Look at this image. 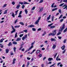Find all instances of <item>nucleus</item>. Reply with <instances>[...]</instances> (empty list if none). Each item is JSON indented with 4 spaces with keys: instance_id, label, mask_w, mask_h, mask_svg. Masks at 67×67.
I'll return each instance as SVG.
<instances>
[{
    "instance_id": "obj_1",
    "label": "nucleus",
    "mask_w": 67,
    "mask_h": 67,
    "mask_svg": "<svg viewBox=\"0 0 67 67\" xmlns=\"http://www.w3.org/2000/svg\"><path fill=\"white\" fill-rule=\"evenodd\" d=\"M41 17H39L37 20L35 22V24H38V23L39 21H40V19H41Z\"/></svg>"
},
{
    "instance_id": "obj_2",
    "label": "nucleus",
    "mask_w": 67,
    "mask_h": 67,
    "mask_svg": "<svg viewBox=\"0 0 67 67\" xmlns=\"http://www.w3.org/2000/svg\"><path fill=\"white\" fill-rule=\"evenodd\" d=\"M12 27L13 30L11 31V33H14V32H15V29L14 28V27L13 26H12Z\"/></svg>"
},
{
    "instance_id": "obj_3",
    "label": "nucleus",
    "mask_w": 67,
    "mask_h": 67,
    "mask_svg": "<svg viewBox=\"0 0 67 67\" xmlns=\"http://www.w3.org/2000/svg\"><path fill=\"white\" fill-rule=\"evenodd\" d=\"M64 29H65V24H63L62 26V27L61 29V30H59V31L62 32V31H63V30Z\"/></svg>"
},
{
    "instance_id": "obj_4",
    "label": "nucleus",
    "mask_w": 67,
    "mask_h": 67,
    "mask_svg": "<svg viewBox=\"0 0 67 67\" xmlns=\"http://www.w3.org/2000/svg\"><path fill=\"white\" fill-rule=\"evenodd\" d=\"M24 43H22V44H21L20 45V47L19 48V50H21V49H22V48H23V45H24Z\"/></svg>"
},
{
    "instance_id": "obj_5",
    "label": "nucleus",
    "mask_w": 67,
    "mask_h": 67,
    "mask_svg": "<svg viewBox=\"0 0 67 67\" xmlns=\"http://www.w3.org/2000/svg\"><path fill=\"white\" fill-rule=\"evenodd\" d=\"M35 27V25H31L28 26V27Z\"/></svg>"
},
{
    "instance_id": "obj_6",
    "label": "nucleus",
    "mask_w": 67,
    "mask_h": 67,
    "mask_svg": "<svg viewBox=\"0 0 67 67\" xmlns=\"http://www.w3.org/2000/svg\"><path fill=\"white\" fill-rule=\"evenodd\" d=\"M27 35H25L24 37H23L22 38V40H24L25 39V38H27Z\"/></svg>"
},
{
    "instance_id": "obj_7",
    "label": "nucleus",
    "mask_w": 67,
    "mask_h": 67,
    "mask_svg": "<svg viewBox=\"0 0 67 67\" xmlns=\"http://www.w3.org/2000/svg\"><path fill=\"white\" fill-rule=\"evenodd\" d=\"M56 45L55 44H54L53 45V46H52V48L53 49H55V48H56Z\"/></svg>"
},
{
    "instance_id": "obj_8",
    "label": "nucleus",
    "mask_w": 67,
    "mask_h": 67,
    "mask_svg": "<svg viewBox=\"0 0 67 67\" xmlns=\"http://www.w3.org/2000/svg\"><path fill=\"white\" fill-rule=\"evenodd\" d=\"M58 57H59V55H58L56 58L57 60L58 61V60H60V58L58 59Z\"/></svg>"
},
{
    "instance_id": "obj_9",
    "label": "nucleus",
    "mask_w": 67,
    "mask_h": 67,
    "mask_svg": "<svg viewBox=\"0 0 67 67\" xmlns=\"http://www.w3.org/2000/svg\"><path fill=\"white\" fill-rule=\"evenodd\" d=\"M51 15H49V17L47 18L46 21H47V20H49L50 19V18H51Z\"/></svg>"
},
{
    "instance_id": "obj_10",
    "label": "nucleus",
    "mask_w": 67,
    "mask_h": 67,
    "mask_svg": "<svg viewBox=\"0 0 67 67\" xmlns=\"http://www.w3.org/2000/svg\"><path fill=\"white\" fill-rule=\"evenodd\" d=\"M12 16L13 17V18L15 17V15L14 14V13L13 12H12Z\"/></svg>"
},
{
    "instance_id": "obj_11",
    "label": "nucleus",
    "mask_w": 67,
    "mask_h": 67,
    "mask_svg": "<svg viewBox=\"0 0 67 67\" xmlns=\"http://www.w3.org/2000/svg\"><path fill=\"white\" fill-rule=\"evenodd\" d=\"M51 41H56V40L55 38H51Z\"/></svg>"
},
{
    "instance_id": "obj_12",
    "label": "nucleus",
    "mask_w": 67,
    "mask_h": 67,
    "mask_svg": "<svg viewBox=\"0 0 67 67\" xmlns=\"http://www.w3.org/2000/svg\"><path fill=\"white\" fill-rule=\"evenodd\" d=\"M53 59L52 58H49L48 59V61H51L52 60H53Z\"/></svg>"
},
{
    "instance_id": "obj_13",
    "label": "nucleus",
    "mask_w": 67,
    "mask_h": 67,
    "mask_svg": "<svg viewBox=\"0 0 67 67\" xmlns=\"http://www.w3.org/2000/svg\"><path fill=\"white\" fill-rule=\"evenodd\" d=\"M13 44H14V45H17V43L15 41H13Z\"/></svg>"
},
{
    "instance_id": "obj_14",
    "label": "nucleus",
    "mask_w": 67,
    "mask_h": 67,
    "mask_svg": "<svg viewBox=\"0 0 67 67\" xmlns=\"http://www.w3.org/2000/svg\"><path fill=\"white\" fill-rule=\"evenodd\" d=\"M4 40V39L3 38H2L0 40V43H2Z\"/></svg>"
},
{
    "instance_id": "obj_15",
    "label": "nucleus",
    "mask_w": 67,
    "mask_h": 67,
    "mask_svg": "<svg viewBox=\"0 0 67 67\" xmlns=\"http://www.w3.org/2000/svg\"><path fill=\"white\" fill-rule=\"evenodd\" d=\"M46 31H44L43 32V34L42 35V36H44L45 35H46Z\"/></svg>"
},
{
    "instance_id": "obj_16",
    "label": "nucleus",
    "mask_w": 67,
    "mask_h": 67,
    "mask_svg": "<svg viewBox=\"0 0 67 67\" xmlns=\"http://www.w3.org/2000/svg\"><path fill=\"white\" fill-rule=\"evenodd\" d=\"M6 53L7 54H8L9 52V50L8 49H6L5 50Z\"/></svg>"
},
{
    "instance_id": "obj_17",
    "label": "nucleus",
    "mask_w": 67,
    "mask_h": 67,
    "mask_svg": "<svg viewBox=\"0 0 67 67\" xmlns=\"http://www.w3.org/2000/svg\"><path fill=\"white\" fill-rule=\"evenodd\" d=\"M65 47V45H64L63 46L61 47V48H62V50H64Z\"/></svg>"
},
{
    "instance_id": "obj_18",
    "label": "nucleus",
    "mask_w": 67,
    "mask_h": 67,
    "mask_svg": "<svg viewBox=\"0 0 67 67\" xmlns=\"http://www.w3.org/2000/svg\"><path fill=\"white\" fill-rule=\"evenodd\" d=\"M33 46H31L28 49V51H30V50H31L32 48H33Z\"/></svg>"
},
{
    "instance_id": "obj_19",
    "label": "nucleus",
    "mask_w": 67,
    "mask_h": 67,
    "mask_svg": "<svg viewBox=\"0 0 67 67\" xmlns=\"http://www.w3.org/2000/svg\"><path fill=\"white\" fill-rule=\"evenodd\" d=\"M20 5L18 4L17 5L16 8V9H19V8H20Z\"/></svg>"
},
{
    "instance_id": "obj_20",
    "label": "nucleus",
    "mask_w": 67,
    "mask_h": 67,
    "mask_svg": "<svg viewBox=\"0 0 67 67\" xmlns=\"http://www.w3.org/2000/svg\"><path fill=\"white\" fill-rule=\"evenodd\" d=\"M12 42H10L9 43V44H8V46H11V45H12Z\"/></svg>"
},
{
    "instance_id": "obj_21",
    "label": "nucleus",
    "mask_w": 67,
    "mask_h": 67,
    "mask_svg": "<svg viewBox=\"0 0 67 67\" xmlns=\"http://www.w3.org/2000/svg\"><path fill=\"white\" fill-rule=\"evenodd\" d=\"M24 4H30V3H27L26 2H24Z\"/></svg>"
},
{
    "instance_id": "obj_22",
    "label": "nucleus",
    "mask_w": 67,
    "mask_h": 67,
    "mask_svg": "<svg viewBox=\"0 0 67 67\" xmlns=\"http://www.w3.org/2000/svg\"><path fill=\"white\" fill-rule=\"evenodd\" d=\"M57 10V8H54V9H53L52 10V11H55L56 10Z\"/></svg>"
},
{
    "instance_id": "obj_23",
    "label": "nucleus",
    "mask_w": 67,
    "mask_h": 67,
    "mask_svg": "<svg viewBox=\"0 0 67 67\" xmlns=\"http://www.w3.org/2000/svg\"><path fill=\"white\" fill-rule=\"evenodd\" d=\"M40 52H41V51H40V50H37L36 52V53L37 54H38V53H40Z\"/></svg>"
},
{
    "instance_id": "obj_24",
    "label": "nucleus",
    "mask_w": 67,
    "mask_h": 67,
    "mask_svg": "<svg viewBox=\"0 0 67 67\" xmlns=\"http://www.w3.org/2000/svg\"><path fill=\"white\" fill-rule=\"evenodd\" d=\"M18 34V33L17 32H16L15 34V38H16V37H18V35H17Z\"/></svg>"
},
{
    "instance_id": "obj_25",
    "label": "nucleus",
    "mask_w": 67,
    "mask_h": 67,
    "mask_svg": "<svg viewBox=\"0 0 67 67\" xmlns=\"http://www.w3.org/2000/svg\"><path fill=\"white\" fill-rule=\"evenodd\" d=\"M21 40V38H18L16 40V41H20Z\"/></svg>"
},
{
    "instance_id": "obj_26",
    "label": "nucleus",
    "mask_w": 67,
    "mask_h": 67,
    "mask_svg": "<svg viewBox=\"0 0 67 67\" xmlns=\"http://www.w3.org/2000/svg\"><path fill=\"white\" fill-rule=\"evenodd\" d=\"M10 54L12 55H14V53L12 52V51H11L10 52Z\"/></svg>"
},
{
    "instance_id": "obj_27",
    "label": "nucleus",
    "mask_w": 67,
    "mask_h": 67,
    "mask_svg": "<svg viewBox=\"0 0 67 67\" xmlns=\"http://www.w3.org/2000/svg\"><path fill=\"white\" fill-rule=\"evenodd\" d=\"M16 48L15 47H14L13 48V49L14 50V52H15L16 51Z\"/></svg>"
},
{
    "instance_id": "obj_28",
    "label": "nucleus",
    "mask_w": 67,
    "mask_h": 67,
    "mask_svg": "<svg viewBox=\"0 0 67 67\" xmlns=\"http://www.w3.org/2000/svg\"><path fill=\"white\" fill-rule=\"evenodd\" d=\"M56 33H55V34H54L53 32V33H52V36H55V35H56Z\"/></svg>"
},
{
    "instance_id": "obj_29",
    "label": "nucleus",
    "mask_w": 67,
    "mask_h": 67,
    "mask_svg": "<svg viewBox=\"0 0 67 67\" xmlns=\"http://www.w3.org/2000/svg\"><path fill=\"white\" fill-rule=\"evenodd\" d=\"M7 5V4H5L3 6V8H4L5 7H6Z\"/></svg>"
},
{
    "instance_id": "obj_30",
    "label": "nucleus",
    "mask_w": 67,
    "mask_h": 67,
    "mask_svg": "<svg viewBox=\"0 0 67 67\" xmlns=\"http://www.w3.org/2000/svg\"><path fill=\"white\" fill-rule=\"evenodd\" d=\"M32 30L33 31H36V29L35 28H32Z\"/></svg>"
},
{
    "instance_id": "obj_31",
    "label": "nucleus",
    "mask_w": 67,
    "mask_h": 67,
    "mask_svg": "<svg viewBox=\"0 0 67 67\" xmlns=\"http://www.w3.org/2000/svg\"><path fill=\"white\" fill-rule=\"evenodd\" d=\"M67 31V27L64 31V32L65 33V32H66Z\"/></svg>"
},
{
    "instance_id": "obj_32",
    "label": "nucleus",
    "mask_w": 67,
    "mask_h": 67,
    "mask_svg": "<svg viewBox=\"0 0 67 67\" xmlns=\"http://www.w3.org/2000/svg\"><path fill=\"white\" fill-rule=\"evenodd\" d=\"M55 26H51V29H53V28H55Z\"/></svg>"
},
{
    "instance_id": "obj_33",
    "label": "nucleus",
    "mask_w": 67,
    "mask_h": 67,
    "mask_svg": "<svg viewBox=\"0 0 67 67\" xmlns=\"http://www.w3.org/2000/svg\"><path fill=\"white\" fill-rule=\"evenodd\" d=\"M20 26V25L16 26H15L14 27H15V28H16V27H17L18 28H19V27Z\"/></svg>"
},
{
    "instance_id": "obj_34",
    "label": "nucleus",
    "mask_w": 67,
    "mask_h": 67,
    "mask_svg": "<svg viewBox=\"0 0 67 67\" xmlns=\"http://www.w3.org/2000/svg\"><path fill=\"white\" fill-rule=\"evenodd\" d=\"M23 31L25 33H27V30H24Z\"/></svg>"
},
{
    "instance_id": "obj_35",
    "label": "nucleus",
    "mask_w": 67,
    "mask_h": 67,
    "mask_svg": "<svg viewBox=\"0 0 67 67\" xmlns=\"http://www.w3.org/2000/svg\"><path fill=\"white\" fill-rule=\"evenodd\" d=\"M19 24H21V25H24V24L22 22L19 23Z\"/></svg>"
},
{
    "instance_id": "obj_36",
    "label": "nucleus",
    "mask_w": 67,
    "mask_h": 67,
    "mask_svg": "<svg viewBox=\"0 0 67 67\" xmlns=\"http://www.w3.org/2000/svg\"><path fill=\"white\" fill-rule=\"evenodd\" d=\"M35 9V7L34 6L31 9V10H34Z\"/></svg>"
},
{
    "instance_id": "obj_37",
    "label": "nucleus",
    "mask_w": 67,
    "mask_h": 67,
    "mask_svg": "<svg viewBox=\"0 0 67 67\" xmlns=\"http://www.w3.org/2000/svg\"><path fill=\"white\" fill-rule=\"evenodd\" d=\"M55 4V3H54L52 4L51 5L52 8H54V5Z\"/></svg>"
},
{
    "instance_id": "obj_38",
    "label": "nucleus",
    "mask_w": 67,
    "mask_h": 67,
    "mask_svg": "<svg viewBox=\"0 0 67 67\" xmlns=\"http://www.w3.org/2000/svg\"><path fill=\"white\" fill-rule=\"evenodd\" d=\"M63 17V15H60L59 18V19H61L62 17Z\"/></svg>"
},
{
    "instance_id": "obj_39",
    "label": "nucleus",
    "mask_w": 67,
    "mask_h": 67,
    "mask_svg": "<svg viewBox=\"0 0 67 67\" xmlns=\"http://www.w3.org/2000/svg\"><path fill=\"white\" fill-rule=\"evenodd\" d=\"M7 10H5L4 12V14H7Z\"/></svg>"
},
{
    "instance_id": "obj_40",
    "label": "nucleus",
    "mask_w": 67,
    "mask_h": 67,
    "mask_svg": "<svg viewBox=\"0 0 67 67\" xmlns=\"http://www.w3.org/2000/svg\"><path fill=\"white\" fill-rule=\"evenodd\" d=\"M43 8H40V12H42V10H43Z\"/></svg>"
},
{
    "instance_id": "obj_41",
    "label": "nucleus",
    "mask_w": 67,
    "mask_h": 67,
    "mask_svg": "<svg viewBox=\"0 0 67 67\" xmlns=\"http://www.w3.org/2000/svg\"><path fill=\"white\" fill-rule=\"evenodd\" d=\"M56 30H54L53 31V33L54 34H55V33H56Z\"/></svg>"
},
{
    "instance_id": "obj_42",
    "label": "nucleus",
    "mask_w": 67,
    "mask_h": 67,
    "mask_svg": "<svg viewBox=\"0 0 67 67\" xmlns=\"http://www.w3.org/2000/svg\"><path fill=\"white\" fill-rule=\"evenodd\" d=\"M43 0H41L40 1V2L39 3H42L43 2Z\"/></svg>"
},
{
    "instance_id": "obj_43",
    "label": "nucleus",
    "mask_w": 67,
    "mask_h": 67,
    "mask_svg": "<svg viewBox=\"0 0 67 67\" xmlns=\"http://www.w3.org/2000/svg\"><path fill=\"white\" fill-rule=\"evenodd\" d=\"M39 56L40 58H41V57L42 56V54H40L39 55Z\"/></svg>"
},
{
    "instance_id": "obj_44",
    "label": "nucleus",
    "mask_w": 67,
    "mask_h": 67,
    "mask_svg": "<svg viewBox=\"0 0 67 67\" xmlns=\"http://www.w3.org/2000/svg\"><path fill=\"white\" fill-rule=\"evenodd\" d=\"M23 3H24L23 2H19V4H20L21 5L23 4Z\"/></svg>"
},
{
    "instance_id": "obj_45",
    "label": "nucleus",
    "mask_w": 67,
    "mask_h": 67,
    "mask_svg": "<svg viewBox=\"0 0 67 67\" xmlns=\"http://www.w3.org/2000/svg\"><path fill=\"white\" fill-rule=\"evenodd\" d=\"M63 4H64V3H63L62 4H61L59 6L60 7H62V6L63 5Z\"/></svg>"
},
{
    "instance_id": "obj_46",
    "label": "nucleus",
    "mask_w": 67,
    "mask_h": 67,
    "mask_svg": "<svg viewBox=\"0 0 67 67\" xmlns=\"http://www.w3.org/2000/svg\"><path fill=\"white\" fill-rule=\"evenodd\" d=\"M23 34H20V35H19V36L20 37H22V36H23Z\"/></svg>"
},
{
    "instance_id": "obj_47",
    "label": "nucleus",
    "mask_w": 67,
    "mask_h": 67,
    "mask_svg": "<svg viewBox=\"0 0 67 67\" xmlns=\"http://www.w3.org/2000/svg\"><path fill=\"white\" fill-rule=\"evenodd\" d=\"M25 11L26 14H27V9H25Z\"/></svg>"
},
{
    "instance_id": "obj_48",
    "label": "nucleus",
    "mask_w": 67,
    "mask_h": 67,
    "mask_svg": "<svg viewBox=\"0 0 67 67\" xmlns=\"http://www.w3.org/2000/svg\"><path fill=\"white\" fill-rule=\"evenodd\" d=\"M35 43V42H34L32 43L31 44V46H33V45H34V43Z\"/></svg>"
},
{
    "instance_id": "obj_49",
    "label": "nucleus",
    "mask_w": 67,
    "mask_h": 67,
    "mask_svg": "<svg viewBox=\"0 0 67 67\" xmlns=\"http://www.w3.org/2000/svg\"><path fill=\"white\" fill-rule=\"evenodd\" d=\"M58 11L59 13H61V12H62V11H61V9H60L58 10Z\"/></svg>"
},
{
    "instance_id": "obj_50",
    "label": "nucleus",
    "mask_w": 67,
    "mask_h": 67,
    "mask_svg": "<svg viewBox=\"0 0 67 67\" xmlns=\"http://www.w3.org/2000/svg\"><path fill=\"white\" fill-rule=\"evenodd\" d=\"M18 18H22V16L21 15H19L18 16Z\"/></svg>"
},
{
    "instance_id": "obj_51",
    "label": "nucleus",
    "mask_w": 67,
    "mask_h": 67,
    "mask_svg": "<svg viewBox=\"0 0 67 67\" xmlns=\"http://www.w3.org/2000/svg\"><path fill=\"white\" fill-rule=\"evenodd\" d=\"M12 4L13 5H14V4H15V3L14 2H12Z\"/></svg>"
},
{
    "instance_id": "obj_52",
    "label": "nucleus",
    "mask_w": 67,
    "mask_h": 67,
    "mask_svg": "<svg viewBox=\"0 0 67 67\" xmlns=\"http://www.w3.org/2000/svg\"><path fill=\"white\" fill-rule=\"evenodd\" d=\"M22 11H20L19 14V15H21V14H22Z\"/></svg>"
},
{
    "instance_id": "obj_53",
    "label": "nucleus",
    "mask_w": 67,
    "mask_h": 67,
    "mask_svg": "<svg viewBox=\"0 0 67 67\" xmlns=\"http://www.w3.org/2000/svg\"><path fill=\"white\" fill-rule=\"evenodd\" d=\"M63 2H66V3H67V0H64L63 1Z\"/></svg>"
},
{
    "instance_id": "obj_54",
    "label": "nucleus",
    "mask_w": 67,
    "mask_h": 67,
    "mask_svg": "<svg viewBox=\"0 0 67 67\" xmlns=\"http://www.w3.org/2000/svg\"><path fill=\"white\" fill-rule=\"evenodd\" d=\"M58 37L59 39L60 40V39L62 38V37L58 36Z\"/></svg>"
},
{
    "instance_id": "obj_55",
    "label": "nucleus",
    "mask_w": 67,
    "mask_h": 67,
    "mask_svg": "<svg viewBox=\"0 0 67 67\" xmlns=\"http://www.w3.org/2000/svg\"><path fill=\"white\" fill-rule=\"evenodd\" d=\"M21 51H22V52H24V48H23V49H21Z\"/></svg>"
},
{
    "instance_id": "obj_56",
    "label": "nucleus",
    "mask_w": 67,
    "mask_h": 67,
    "mask_svg": "<svg viewBox=\"0 0 67 67\" xmlns=\"http://www.w3.org/2000/svg\"><path fill=\"white\" fill-rule=\"evenodd\" d=\"M57 53H56L54 55V58H56V56H57Z\"/></svg>"
},
{
    "instance_id": "obj_57",
    "label": "nucleus",
    "mask_w": 67,
    "mask_h": 67,
    "mask_svg": "<svg viewBox=\"0 0 67 67\" xmlns=\"http://www.w3.org/2000/svg\"><path fill=\"white\" fill-rule=\"evenodd\" d=\"M41 66L42 67H44V64H42L41 65Z\"/></svg>"
},
{
    "instance_id": "obj_58",
    "label": "nucleus",
    "mask_w": 67,
    "mask_h": 67,
    "mask_svg": "<svg viewBox=\"0 0 67 67\" xmlns=\"http://www.w3.org/2000/svg\"><path fill=\"white\" fill-rule=\"evenodd\" d=\"M55 64H55V63H54V64L51 66L50 67H52V66H54V65H55Z\"/></svg>"
},
{
    "instance_id": "obj_59",
    "label": "nucleus",
    "mask_w": 67,
    "mask_h": 67,
    "mask_svg": "<svg viewBox=\"0 0 67 67\" xmlns=\"http://www.w3.org/2000/svg\"><path fill=\"white\" fill-rule=\"evenodd\" d=\"M53 24L52 23L50 24H49L48 25V26H51V25H52Z\"/></svg>"
},
{
    "instance_id": "obj_60",
    "label": "nucleus",
    "mask_w": 67,
    "mask_h": 67,
    "mask_svg": "<svg viewBox=\"0 0 67 67\" xmlns=\"http://www.w3.org/2000/svg\"><path fill=\"white\" fill-rule=\"evenodd\" d=\"M54 16L52 17V21H54Z\"/></svg>"
},
{
    "instance_id": "obj_61",
    "label": "nucleus",
    "mask_w": 67,
    "mask_h": 67,
    "mask_svg": "<svg viewBox=\"0 0 67 67\" xmlns=\"http://www.w3.org/2000/svg\"><path fill=\"white\" fill-rule=\"evenodd\" d=\"M18 22V19H17L15 21V23H16Z\"/></svg>"
},
{
    "instance_id": "obj_62",
    "label": "nucleus",
    "mask_w": 67,
    "mask_h": 67,
    "mask_svg": "<svg viewBox=\"0 0 67 67\" xmlns=\"http://www.w3.org/2000/svg\"><path fill=\"white\" fill-rule=\"evenodd\" d=\"M61 34V33L59 32L57 34V35H59V34Z\"/></svg>"
},
{
    "instance_id": "obj_63",
    "label": "nucleus",
    "mask_w": 67,
    "mask_h": 67,
    "mask_svg": "<svg viewBox=\"0 0 67 67\" xmlns=\"http://www.w3.org/2000/svg\"><path fill=\"white\" fill-rule=\"evenodd\" d=\"M41 28H40L38 29L37 30V31H41Z\"/></svg>"
},
{
    "instance_id": "obj_64",
    "label": "nucleus",
    "mask_w": 67,
    "mask_h": 67,
    "mask_svg": "<svg viewBox=\"0 0 67 67\" xmlns=\"http://www.w3.org/2000/svg\"><path fill=\"white\" fill-rule=\"evenodd\" d=\"M16 60V59H14L13 60V61L14 62H15V61Z\"/></svg>"
}]
</instances>
